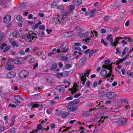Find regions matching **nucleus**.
Here are the masks:
<instances>
[{"label":"nucleus","instance_id":"obj_59","mask_svg":"<svg viewBox=\"0 0 133 133\" xmlns=\"http://www.w3.org/2000/svg\"><path fill=\"white\" fill-rule=\"evenodd\" d=\"M73 97L72 96H69L66 98V99L67 100H72L73 99Z\"/></svg>","mask_w":133,"mask_h":133},{"label":"nucleus","instance_id":"obj_37","mask_svg":"<svg viewBox=\"0 0 133 133\" xmlns=\"http://www.w3.org/2000/svg\"><path fill=\"white\" fill-rule=\"evenodd\" d=\"M5 129V127L3 126L0 125V132L3 131Z\"/></svg>","mask_w":133,"mask_h":133},{"label":"nucleus","instance_id":"obj_28","mask_svg":"<svg viewBox=\"0 0 133 133\" xmlns=\"http://www.w3.org/2000/svg\"><path fill=\"white\" fill-rule=\"evenodd\" d=\"M57 68V64H52L50 68V70H52L53 69H55Z\"/></svg>","mask_w":133,"mask_h":133},{"label":"nucleus","instance_id":"obj_43","mask_svg":"<svg viewBox=\"0 0 133 133\" xmlns=\"http://www.w3.org/2000/svg\"><path fill=\"white\" fill-rule=\"evenodd\" d=\"M7 45V44L5 43H3L2 44L1 46L0 47V48L2 49H3L4 47L6 46Z\"/></svg>","mask_w":133,"mask_h":133},{"label":"nucleus","instance_id":"obj_16","mask_svg":"<svg viewBox=\"0 0 133 133\" xmlns=\"http://www.w3.org/2000/svg\"><path fill=\"white\" fill-rule=\"evenodd\" d=\"M41 96L39 95H34L32 97V99L34 100H36L39 99L41 98Z\"/></svg>","mask_w":133,"mask_h":133},{"label":"nucleus","instance_id":"obj_25","mask_svg":"<svg viewBox=\"0 0 133 133\" xmlns=\"http://www.w3.org/2000/svg\"><path fill=\"white\" fill-rule=\"evenodd\" d=\"M16 101H18L19 99H20L21 100H23V98L19 95H17L14 97Z\"/></svg>","mask_w":133,"mask_h":133},{"label":"nucleus","instance_id":"obj_34","mask_svg":"<svg viewBox=\"0 0 133 133\" xmlns=\"http://www.w3.org/2000/svg\"><path fill=\"white\" fill-rule=\"evenodd\" d=\"M33 103H34L33 104V107L34 108L35 107L38 108L39 107V105H38L37 102H33Z\"/></svg>","mask_w":133,"mask_h":133},{"label":"nucleus","instance_id":"obj_30","mask_svg":"<svg viewBox=\"0 0 133 133\" xmlns=\"http://www.w3.org/2000/svg\"><path fill=\"white\" fill-rule=\"evenodd\" d=\"M61 60L65 61L68 60V58L67 57L62 56L61 57Z\"/></svg>","mask_w":133,"mask_h":133},{"label":"nucleus","instance_id":"obj_64","mask_svg":"<svg viewBox=\"0 0 133 133\" xmlns=\"http://www.w3.org/2000/svg\"><path fill=\"white\" fill-rule=\"evenodd\" d=\"M55 125L54 123H52L50 125V127L51 129H53L55 128Z\"/></svg>","mask_w":133,"mask_h":133},{"label":"nucleus","instance_id":"obj_7","mask_svg":"<svg viewBox=\"0 0 133 133\" xmlns=\"http://www.w3.org/2000/svg\"><path fill=\"white\" fill-rule=\"evenodd\" d=\"M66 45L64 43H63L61 45L60 48L62 50L61 51V52H65L68 51V49L66 48Z\"/></svg>","mask_w":133,"mask_h":133},{"label":"nucleus","instance_id":"obj_51","mask_svg":"<svg viewBox=\"0 0 133 133\" xmlns=\"http://www.w3.org/2000/svg\"><path fill=\"white\" fill-rule=\"evenodd\" d=\"M64 7L61 5H59L57 6V8L58 9H61V10H64Z\"/></svg>","mask_w":133,"mask_h":133},{"label":"nucleus","instance_id":"obj_33","mask_svg":"<svg viewBox=\"0 0 133 133\" xmlns=\"http://www.w3.org/2000/svg\"><path fill=\"white\" fill-rule=\"evenodd\" d=\"M90 82L89 80H87L86 82V86L88 88H89L90 86Z\"/></svg>","mask_w":133,"mask_h":133},{"label":"nucleus","instance_id":"obj_49","mask_svg":"<svg viewBox=\"0 0 133 133\" xmlns=\"http://www.w3.org/2000/svg\"><path fill=\"white\" fill-rule=\"evenodd\" d=\"M4 36V33L2 32L0 34V40L1 41Z\"/></svg>","mask_w":133,"mask_h":133},{"label":"nucleus","instance_id":"obj_5","mask_svg":"<svg viewBox=\"0 0 133 133\" xmlns=\"http://www.w3.org/2000/svg\"><path fill=\"white\" fill-rule=\"evenodd\" d=\"M87 58L84 57L81 58L79 61L78 65L80 67H81L86 62Z\"/></svg>","mask_w":133,"mask_h":133},{"label":"nucleus","instance_id":"obj_54","mask_svg":"<svg viewBox=\"0 0 133 133\" xmlns=\"http://www.w3.org/2000/svg\"><path fill=\"white\" fill-rule=\"evenodd\" d=\"M39 29L40 30H45V26L43 25L40 26L39 27Z\"/></svg>","mask_w":133,"mask_h":133},{"label":"nucleus","instance_id":"obj_61","mask_svg":"<svg viewBox=\"0 0 133 133\" xmlns=\"http://www.w3.org/2000/svg\"><path fill=\"white\" fill-rule=\"evenodd\" d=\"M33 15L32 14H29L28 16V19H30L32 18Z\"/></svg>","mask_w":133,"mask_h":133},{"label":"nucleus","instance_id":"obj_13","mask_svg":"<svg viewBox=\"0 0 133 133\" xmlns=\"http://www.w3.org/2000/svg\"><path fill=\"white\" fill-rule=\"evenodd\" d=\"M98 51V50L97 49H95L91 50L89 52V58H90L94 53L97 52Z\"/></svg>","mask_w":133,"mask_h":133},{"label":"nucleus","instance_id":"obj_42","mask_svg":"<svg viewBox=\"0 0 133 133\" xmlns=\"http://www.w3.org/2000/svg\"><path fill=\"white\" fill-rule=\"evenodd\" d=\"M16 19L19 22H21L22 19V17L20 15H18L16 17Z\"/></svg>","mask_w":133,"mask_h":133},{"label":"nucleus","instance_id":"obj_56","mask_svg":"<svg viewBox=\"0 0 133 133\" xmlns=\"http://www.w3.org/2000/svg\"><path fill=\"white\" fill-rule=\"evenodd\" d=\"M110 62V60L109 59L106 60L105 61L104 63L106 64L107 65Z\"/></svg>","mask_w":133,"mask_h":133},{"label":"nucleus","instance_id":"obj_39","mask_svg":"<svg viewBox=\"0 0 133 133\" xmlns=\"http://www.w3.org/2000/svg\"><path fill=\"white\" fill-rule=\"evenodd\" d=\"M35 60V57H32L31 59L29 60V62L30 63H32L34 62Z\"/></svg>","mask_w":133,"mask_h":133},{"label":"nucleus","instance_id":"obj_41","mask_svg":"<svg viewBox=\"0 0 133 133\" xmlns=\"http://www.w3.org/2000/svg\"><path fill=\"white\" fill-rule=\"evenodd\" d=\"M118 40L116 39V40L114 42V43L113 42V44L112 45L113 46H114L115 47L116 46V44H118L119 43V42L118 41Z\"/></svg>","mask_w":133,"mask_h":133},{"label":"nucleus","instance_id":"obj_6","mask_svg":"<svg viewBox=\"0 0 133 133\" xmlns=\"http://www.w3.org/2000/svg\"><path fill=\"white\" fill-rule=\"evenodd\" d=\"M11 19V16L9 15H7L5 16L3 18V21L6 23H9Z\"/></svg>","mask_w":133,"mask_h":133},{"label":"nucleus","instance_id":"obj_44","mask_svg":"<svg viewBox=\"0 0 133 133\" xmlns=\"http://www.w3.org/2000/svg\"><path fill=\"white\" fill-rule=\"evenodd\" d=\"M110 18V17L109 16H106L104 17V21L108 22Z\"/></svg>","mask_w":133,"mask_h":133},{"label":"nucleus","instance_id":"obj_11","mask_svg":"<svg viewBox=\"0 0 133 133\" xmlns=\"http://www.w3.org/2000/svg\"><path fill=\"white\" fill-rule=\"evenodd\" d=\"M107 38L108 41H110V43L111 45L113 44V39L112 38V36L111 35H109L107 36Z\"/></svg>","mask_w":133,"mask_h":133},{"label":"nucleus","instance_id":"obj_38","mask_svg":"<svg viewBox=\"0 0 133 133\" xmlns=\"http://www.w3.org/2000/svg\"><path fill=\"white\" fill-rule=\"evenodd\" d=\"M63 76H65L68 75L69 74V71H65L62 72Z\"/></svg>","mask_w":133,"mask_h":133},{"label":"nucleus","instance_id":"obj_9","mask_svg":"<svg viewBox=\"0 0 133 133\" xmlns=\"http://www.w3.org/2000/svg\"><path fill=\"white\" fill-rule=\"evenodd\" d=\"M80 76L81 77H80L81 81V82H82V86L84 85L85 84V82L87 80V78L86 77H85L83 75V74L81 73L80 74Z\"/></svg>","mask_w":133,"mask_h":133},{"label":"nucleus","instance_id":"obj_60","mask_svg":"<svg viewBox=\"0 0 133 133\" xmlns=\"http://www.w3.org/2000/svg\"><path fill=\"white\" fill-rule=\"evenodd\" d=\"M73 49L74 50H81V48L79 47H73Z\"/></svg>","mask_w":133,"mask_h":133},{"label":"nucleus","instance_id":"obj_63","mask_svg":"<svg viewBox=\"0 0 133 133\" xmlns=\"http://www.w3.org/2000/svg\"><path fill=\"white\" fill-rule=\"evenodd\" d=\"M97 82H95L93 84V88H95L97 85Z\"/></svg>","mask_w":133,"mask_h":133},{"label":"nucleus","instance_id":"obj_8","mask_svg":"<svg viewBox=\"0 0 133 133\" xmlns=\"http://www.w3.org/2000/svg\"><path fill=\"white\" fill-rule=\"evenodd\" d=\"M15 73L13 71H11L8 73L6 74L7 77L10 78H13L15 76Z\"/></svg>","mask_w":133,"mask_h":133},{"label":"nucleus","instance_id":"obj_4","mask_svg":"<svg viewBox=\"0 0 133 133\" xmlns=\"http://www.w3.org/2000/svg\"><path fill=\"white\" fill-rule=\"evenodd\" d=\"M75 105L71 102L68 103V111H74L76 110V108H75Z\"/></svg>","mask_w":133,"mask_h":133},{"label":"nucleus","instance_id":"obj_52","mask_svg":"<svg viewBox=\"0 0 133 133\" xmlns=\"http://www.w3.org/2000/svg\"><path fill=\"white\" fill-rule=\"evenodd\" d=\"M63 36L65 37H69L68 32H65L63 34Z\"/></svg>","mask_w":133,"mask_h":133},{"label":"nucleus","instance_id":"obj_17","mask_svg":"<svg viewBox=\"0 0 133 133\" xmlns=\"http://www.w3.org/2000/svg\"><path fill=\"white\" fill-rule=\"evenodd\" d=\"M14 62L15 64H20L21 63V61L20 58H17L14 61Z\"/></svg>","mask_w":133,"mask_h":133},{"label":"nucleus","instance_id":"obj_10","mask_svg":"<svg viewBox=\"0 0 133 133\" xmlns=\"http://www.w3.org/2000/svg\"><path fill=\"white\" fill-rule=\"evenodd\" d=\"M91 110H93V109H89V111H85L83 113V115L84 116H89L92 113L91 111H90Z\"/></svg>","mask_w":133,"mask_h":133},{"label":"nucleus","instance_id":"obj_20","mask_svg":"<svg viewBox=\"0 0 133 133\" xmlns=\"http://www.w3.org/2000/svg\"><path fill=\"white\" fill-rule=\"evenodd\" d=\"M42 24V22L39 21V22L36 24L35 25H33L32 26V29H34V28H37L38 26L41 24Z\"/></svg>","mask_w":133,"mask_h":133},{"label":"nucleus","instance_id":"obj_18","mask_svg":"<svg viewBox=\"0 0 133 133\" xmlns=\"http://www.w3.org/2000/svg\"><path fill=\"white\" fill-rule=\"evenodd\" d=\"M56 89L60 92H63L64 89V87H61V86H58L56 87Z\"/></svg>","mask_w":133,"mask_h":133},{"label":"nucleus","instance_id":"obj_1","mask_svg":"<svg viewBox=\"0 0 133 133\" xmlns=\"http://www.w3.org/2000/svg\"><path fill=\"white\" fill-rule=\"evenodd\" d=\"M128 121V119L126 118H122L119 120L118 121L115 122H116L119 125L121 126H124L126 125Z\"/></svg>","mask_w":133,"mask_h":133},{"label":"nucleus","instance_id":"obj_3","mask_svg":"<svg viewBox=\"0 0 133 133\" xmlns=\"http://www.w3.org/2000/svg\"><path fill=\"white\" fill-rule=\"evenodd\" d=\"M106 96L109 99H113L116 97V94L114 92L110 91L107 93Z\"/></svg>","mask_w":133,"mask_h":133},{"label":"nucleus","instance_id":"obj_55","mask_svg":"<svg viewBox=\"0 0 133 133\" xmlns=\"http://www.w3.org/2000/svg\"><path fill=\"white\" fill-rule=\"evenodd\" d=\"M103 117H102L97 122L98 123H102L104 121V118L103 119V120H102V119H103Z\"/></svg>","mask_w":133,"mask_h":133},{"label":"nucleus","instance_id":"obj_12","mask_svg":"<svg viewBox=\"0 0 133 133\" xmlns=\"http://www.w3.org/2000/svg\"><path fill=\"white\" fill-rule=\"evenodd\" d=\"M6 68L8 70H11L13 69L14 68V66L10 64H9V62L7 63L5 66Z\"/></svg>","mask_w":133,"mask_h":133},{"label":"nucleus","instance_id":"obj_29","mask_svg":"<svg viewBox=\"0 0 133 133\" xmlns=\"http://www.w3.org/2000/svg\"><path fill=\"white\" fill-rule=\"evenodd\" d=\"M128 50V48L125 47L124 49L123 50L122 57H123L126 54V52Z\"/></svg>","mask_w":133,"mask_h":133},{"label":"nucleus","instance_id":"obj_15","mask_svg":"<svg viewBox=\"0 0 133 133\" xmlns=\"http://www.w3.org/2000/svg\"><path fill=\"white\" fill-rule=\"evenodd\" d=\"M73 2H74V4L76 5L80 4L82 2V0H74Z\"/></svg>","mask_w":133,"mask_h":133},{"label":"nucleus","instance_id":"obj_26","mask_svg":"<svg viewBox=\"0 0 133 133\" xmlns=\"http://www.w3.org/2000/svg\"><path fill=\"white\" fill-rule=\"evenodd\" d=\"M114 5L116 7H119L121 5V3L120 2H115L114 3Z\"/></svg>","mask_w":133,"mask_h":133},{"label":"nucleus","instance_id":"obj_48","mask_svg":"<svg viewBox=\"0 0 133 133\" xmlns=\"http://www.w3.org/2000/svg\"><path fill=\"white\" fill-rule=\"evenodd\" d=\"M52 111L51 108H49L47 109L46 111V112L48 114H49L52 112Z\"/></svg>","mask_w":133,"mask_h":133},{"label":"nucleus","instance_id":"obj_22","mask_svg":"<svg viewBox=\"0 0 133 133\" xmlns=\"http://www.w3.org/2000/svg\"><path fill=\"white\" fill-rule=\"evenodd\" d=\"M37 128L36 129V131L40 130L42 129H44V128H43L41 125L40 124H38L37 126Z\"/></svg>","mask_w":133,"mask_h":133},{"label":"nucleus","instance_id":"obj_23","mask_svg":"<svg viewBox=\"0 0 133 133\" xmlns=\"http://www.w3.org/2000/svg\"><path fill=\"white\" fill-rule=\"evenodd\" d=\"M68 11H66L64 13V14L62 15V17L61 18V20H64L66 17V16L68 15Z\"/></svg>","mask_w":133,"mask_h":133},{"label":"nucleus","instance_id":"obj_46","mask_svg":"<svg viewBox=\"0 0 133 133\" xmlns=\"http://www.w3.org/2000/svg\"><path fill=\"white\" fill-rule=\"evenodd\" d=\"M78 90L77 89H73V90H72L71 92L72 94H73L74 93H75Z\"/></svg>","mask_w":133,"mask_h":133},{"label":"nucleus","instance_id":"obj_47","mask_svg":"<svg viewBox=\"0 0 133 133\" xmlns=\"http://www.w3.org/2000/svg\"><path fill=\"white\" fill-rule=\"evenodd\" d=\"M127 58V56L125 57L124 58L122 59H120L118 60V62H119L120 63H122L123 62L125 61Z\"/></svg>","mask_w":133,"mask_h":133},{"label":"nucleus","instance_id":"obj_35","mask_svg":"<svg viewBox=\"0 0 133 133\" xmlns=\"http://www.w3.org/2000/svg\"><path fill=\"white\" fill-rule=\"evenodd\" d=\"M56 75L57 77L59 78L63 76L62 73H59L58 74H56Z\"/></svg>","mask_w":133,"mask_h":133},{"label":"nucleus","instance_id":"obj_21","mask_svg":"<svg viewBox=\"0 0 133 133\" xmlns=\"http://www.w3.org/2000/svg\"><path fill=\"white\" fill-rule=\"evenodd\" d=\"M11 44L13 46H15L16 47H18L19 45V44L17 42L15 41H13L11 43Z\"/></svg>","mask_w":133,"mask_h":133},{"label":"nucleus","instance_id":"obj_2","mask_svg":"<svg viewBox=\"0 0 133 133\" xmlns=\"http://www.w3.org/2000/svg\"><path fill=\"white\" fill-rule=\"evenodd\" d=\"M29 72L26 70H23L19 74V76L21 78H24L27 77L29 75Z\"/></svg>","mask_w":133,"mask_h":133},{"label":"nucleus","instance_id":"obj_45","mask_svg":"<svg viewBox=\"0 0 133 133\" xmlns=\"http://www.w3.org/2000/svg\"><path fill=\"white\" fill-rule=\"evenodd\" d=\"M67 32L68 33V35H69V37L71 36H72V35H74V32L72 31H70Z\"/></svg>","mask_w":133,"mask_h":133},{"label":"nucleus","instance_id":"obj_27","mask_svg":"<svg viewBox=\"0 0 133 133\" xmlns=\"http://www.w3.org/2000/svg\"><path fill=\"white\" fill-rule=\"evenodd\" d=\"M15 131V130L14 128H12L8 131L7 133H14Z\"/></svg>","mask_w":133,"mask_h":133},{"label":"nucleus","instance_id":"obj_58","mask_svg":"<svg viewBox=\"0 0 133 133\" xmlns=\"http://www.w3.org/2000/svg\"><path fill=\"white\" fill-rule=\"evenodd\" d=\"M102 68L107 69H108V68H109V67L108 66V65H103L102 66Z\"/></svg>","mask_w":133,"mask_h":133},{"label":"nucleus","instance_id":"obj_53","mask_svg":"<svg viewBox=\"0 0 133 133\" xmlns=\"http://www.w3.org/2000/svg\"><path fill=\"white\" fill-rule=\"evenodd\" d=\"M71 65L68 64H66L65 65V67L67 69H69L71 68Z\"/></svg>","mask_w":133,"mask_h":133},{"label":"nucleus","instance_id":"obj_14","mask_svg":"<svg viewBox=\"0 0 133 133\" xmlns=\"http://www.w3.org/2000/svg\"><path fill=\"white\" fill-rule=\"evenodd\" d=\"M107 71L105 69H102L100 72L101 75V76H105L107 74Z\"/></svg>","mask_w":133,"mask_h":133},{"label":"nucleus","instance_id":"obj_32","mask_svg":"<svg viewBox=\"0 0 133 133\" xmlns=\"http://www.w3.org/2000/svg\"><path fill=\"white\" fill-rule=\"evenodd\" d=\"M68 115V114L67 112H64L62 115V117L63 118H64L66 117Z\"/></svg>","mask_w":133,"mask_h":133},{"label":"nucleus","instance_id":"obj_57","mask_svg":"<svg viewBox=\"0 0 133 133\" xmlns=\"http://www.w3.org/2000/svg\"><path fill=\"white\" fill-rule=\"evenodd\" d=\"M78 35L80 37H84V34H83L81 32H78Z\"/></svg>","mask_w":133,"mask_h":133},{"label":"nucleus","instance_id":"obj_40","mask_svg":"<svg viewBox=\"0 0 133 133\" xmlns=\"http://www.w3.org/2000/svg\"><path fill=\"white\" fill-rule=\"evenodd\" d=\"M10 48V46H8L6 47L3 50V52H6L8 50H9Z\"/></svg>","mask_w":133,"mask_h":133},{"label":"nucleus","instance_id":"obj_36","mask_svg":"<svg viewBox=\"0 0 133 133\" xmlns=\"http://www.w3.org/2000/svg\"><path fill=\"white\" fill-rule=\"evenodd\" d=\"M17 33H18L16 31H14L12 32V35L13 37L17 38Z\"/></svg>","mask_w":133,"mask_h":133},{"label":"nucleus","instance_id":"obj_19","mask_svg":"<svg viewBox=\"0 0 133 133\" xmlns=\"http://www.w3.org/2000/svg\"><path fill=\"white\" fill-rule=\"evenodd\" d=\"M74 6V5H70L68 6L70 14H71L73 12V9H74V8H73Z\"/></svg>","mask_w":133,"mask_h":133},{"label":"nucleus","instance_id":"obj_62","mask_svg":"<svg viewBox=\"0 0 133 133\" xmlns=\"http://www.w3.org/2000/svg\"><path fill=\"white\" fill-rule=\"evenodd\" d=\"M38 15L41 17H43L44 15L43 14L39 13L38 14Z\"/></svg>","mask_w":133,"mask_h":133},{"label":"nucleus","instance_id":"obj_24","mask_svg":"<svg viewBox=\"0 0 133 133\" xmlns=\"http://www.w3.org/2000/svg\"><path fill=\"white\" fill-rule=\"evenodd\" d=\"M25 36H26L28 39H32V35L28 32V33H25Z\"/></svg>","mask_w":133,"mask_h":133},{"label":"nucleus","instance_id":"obj_50","mask_svg":"<svg viewBox=\"0 0 133 133\" xmlns=\"http://www.w3.org/2000/svg\"><path fill=\"white\" fill-rule=\"evenodd\" d=\"M18 53L21 55H24L25 54V52L23 50H20L18 52Z\"/></svg>","mask_w":133,"mask_h":133},{"label":"nucleus","instance_id":"obj_31","mask_svg":"<svg viewBox=\"0 0 133 133\" xmlns=\"http://www.w3.org/2000/svg\"><path fill=\"white\" fill-rule=\"evenodd\" d=\"M80 101V100L77 99L74 100L73 101H71V102L72 103L74 104H75V105L76 104H78Z\"/></svg>","mask_w":133,"mask_h":133}]
</instances>
